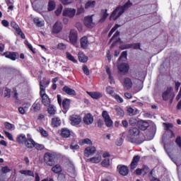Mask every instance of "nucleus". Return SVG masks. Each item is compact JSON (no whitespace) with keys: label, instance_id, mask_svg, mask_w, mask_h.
Returning a JSON list of instances; mask_svg holds the SVG:
<instances>
[{"label":"nucleus","instance_id":"f257e3e1","mask_svg":"<svg viewBox=\"0 0 181 181\" xmlns=\"http://www.w3.org/2000/svg\"><path fill=\"white\" fill-rule=\"evenodd\" d=\"M132 5V3H131V1H127V3H125L123 6H117L112 13L110 15V19H112L113 21H117L127 9H129Z\"/></svg>","mask_w":181,"mask_h":181},{"label":"nucleus","instance_id":"f03ea898","mask_svg":"<svg viewBox=\"0 0 181 181\" xmlns=\"http://www.w3.org/2000/svg\"><path fill=\"white\" fill-rule=\"evenodd\" d=\"M139 129L137 127H132L129 130V134L127 136V139L132 144H134V145H141V144L144 143V140L141 139H136L135 136H138L139 135Z\"/></svg>","mask_w":181,"mask_h":181},{"label":"nucleus","instance_id":"7ed1b4c3","mask_svg":"<svg viewBox=\"0 0 181 181\" xmlns=\"http://www.w3.org/2000/svg\"><path fill=\"white\" fill-rule=\"evenodd\" d=\"M56 154L54 153L47 152L44 155V162L47 166H54L56 163Z\"/></svg>","mask_w":181,"mask_h":181},{"label":"nucleus","instance_id":"20e7f679","mask_svg":"<svg viewBox=\"0 0 181 181\" xmlns=\"http://www.w3.org/2000/svg\"><path fill=\"white\" fill-rule=\"evenodd\" d=\"M57 102H58L59 105L60 107H62V108H63L64 111L67 112L68 110H70V103H71L70 99L65 98L62 101V95H57Z\"/></svg>","mask_w":181,"mask_h":181},{"label":"nucleus","instance_id":"39448f33","mask_svg":"<svg viewBox=\"0 0 181 181\" xmlns=\"http://www.w3.org/2000/svg\"><path fill=\"white\" fill-rule=\"evenodd\" d=\"M173 88L172 87H168L167 90L163 93L162 98L164 101H168L170 100V103H172L173 102V98H175V94L172 93Z\"/></svg>","mask_w":181,"mask_h":181},{"label":"nucleus","instance_id":"423d86ee","mask_svg":"<svg viewBox=\"0 0 181 181\" xmlns=\"http://www.w3.org/2000/svg\"><path fill=\"white\" fill-rule=\"evenodd\" d=\"M45 93V88H43V86H41V91H40V94L41 95L42 103L45 107H48L50 105V98Z\"/></svg>","mask_w":181,"mask_h":181},{"label":"nucleus","instance_id":"0eeeda50","mask_svg":"<svg viewBox=\"0 0 181 181\" xmlns=\"http://www.w3.org/2000/svg\"><path fill=\"white\" fill-rule=\"evenodd\" d=\"M11 28H13V29H14V30H16L17 35L21 36V39H26L25 34L23 33V32H22V29H21V28L19 27V25H18L16 22L11 21Z\"/></svg>","mask_w":181,"mask_h":181},{"label":"nucleus","instance_id":"6e6552de","mask_svg":"<svg viewBox=\"0 0 181 181\" xmlns=\"http://www.w3.org/2000/svg\"><path fill=\"white\" fill-rule=\"evenodd\" d=\"M2 56H5L6 59H10V60H12L13 62H15L16 59H19V53L16 52H5L2 54Z\"/></svg>","mask_w":181,"mask_h":181},{"label":"nucleus","instance_id":"1a4fd4ad","mask_svg":"<svg viewBox=\"0 0 181 181\" xmlns=\"http://www.w3.org/2000/svg\"><path fill=\"white\" fill-rule=\"evenodd\" d=\"M63 30V24L60 21H57L52 28V33L54 35H58V33H60Z\"/></svg>","mask_w":181,"mask_h":181},{"label":"nucleus","instance_id":"9d476101","mask_svg":"<svg viewBox=\"0 0 181 181\" xmlns=\"http://www.w3.org/2000/svg\"><path fill=\"white\" fill-rule=\"evenodd\" d=\"M69 119L71 121V125H80V123L81 122V116L78 115H72L70 116Z\"/></svg>","mask_w":181,"mask_h":181},{"label":"nucleus","instance_id":"9b49d317","mask_svg":"<svg viewBox=\"0 0 181 181\" xmlns=\"http://www.w3.org/2000/svg\"><path fill=\"white\" fill-rule=\"evenodd\" d=\"M69 41L71 45H76L77 43V40L78 39V36L77 35V31L76 30H71L69 33Z\"/></svg>","mask_w":181,"mask_h":181},{"label":"nucleus","instance_id":"f8f14e48","mask_svg":"<svg viewBox=\"0 0 181 181\" xmlns=\"http://www.w3.org/2000/svg\"><path fill=\"white\" fill-rule=\"evenodd\" d=\"M95 147H86L83 151V155L85 158H90V156H93L95 153Z\"/></svg>","mask_w":181,"mask_h":181},{"label":"nucleus","instance_id":"ddd939ff","mask_svg":"<svg viewBox=\"0 0 181 181\" xmlns=\"http://www.w3.org/2000/svg\"><path fill=\"white\" fill-rule=\"evenodd\" d=\"M117 170L122 176H127L128 173H129V169L127 165H117Z\"/></svg>","mask_w":181,"mask_h":181},{"label":"nucleus","instance_id":"4468645a","mask_svg":"<svg viewBox=\"0 0 181 181\" xmlns=\"http://www.w3.org/2000/svg\"><path fill=\"white\" fill-rule=\"evenodd\" d=\"M119 73L127 74L129 71V65L127 63H122L117 66Z\"/></svg>","mask_w":181,"mask_h":181},{"label":"nucleus","instance_id":"2eb2a0df","mask_svg":"<svg viewBox=\"0 0 181 181\" xmlns=\"http://www.w3.org/2000/svg\"><path fill=\"white\" fill-rule=\"evenodd\" d=\"M50 84V79H47L46 77L42 78V80L40 81V91H42V87L44 88V92H46L47 87H49Z\"/></svg>","mask_w":181,"mask_h":181},{"label":"nucleus","instance_id":"dca6fc26","mask_svg":"<svg viewBox=\"0 0 181 181\" xmlns=\"http://www.w3.org/2000/svg\"><path fill=\"white\" fill-rule=\"evenodd\" d=\"M84 25L86 28L91 29L94 26V23H93V16H88L84 18Z\"/></svg>","mask_w":181,"mask_h":181},{"label":"nucleus","instance_id":"f3484780","mask_svg":"<svg viewBox=\"0 0 181 181\" xmlns=\"http://www.w3.org/2000/svg\"><path fill=\"white\" fill-rule=\"evenodd\" d=\"M83 122L86 125H91L93 122H94V117H93V115L91 113H87L83 117Z\"/></svg>","mask_w":181,"mask_h":181},{"label":"nucleus","instance_id":"a211bd4d","mask_svg":"<svg viewBox=\"0 0 181 181\" xmlns=\"http://www.w3.org/2000/svg\"><path fill=\"white\" fill-rule=\"evenodd\" d=\"M74 15H76V9L74 8H65L63 11V16L74 18Z\"/></svg>","mask_w":181,"mask_h":181},{"label":"nucleus","instance_id":"6ab92c4d","mask_svg":"<svg viewBox=\"0 0 181 181\" xmlns=\"http://www.w3.org/2000/svg\"><path fill=\"white\" fill-rule=\"evenodd\" d=\"M141 159V156H134L133 157L132 161L130 164V169H135L138 166V163Z\"/></svg>","mask_w":181,"mask_h":181},{"label":"nucleus","instance_id":"aec40b11","mask_svg":"<svg viewBox=\"0 0 181 181\" xmlns=\"http://www.w3.org/2000/svg\"><path fill=\"white\" fill-rule=\"evenodd\" d=\"M35 142L36 141H35L32 137H30L27 139V141H25L24 145L28 149H33V148H35Z\"/></svg>","mask_w":181,"mask_h":181},{"label":"nucleus","instance_id":"412c9836","mask_svg":"<svg viewBox=\"0 0 181 181\" xmlns=\"http://www.w3.org/2000/svg\"><path fill=\"white\" fill-rule=\"evenodd\" d=\"M81 48L87 49L88 47V37L87 36H83L80 39Z\"/></svg>","mask_w":181,"mask_h":181},{"label":"nucleus","instance_id":"4be33fe9","mask_svg":"<svg viewBox=\"0 0 181 181\" xmlns=\"http://www.w3.org/2000/svg\"><path fill=\"white\" fill-rule=\"evenodd\" d=\"M62 138H70V136L71 135V131L70 129L64 127L61 129V134H60Z\"/></svg>","mask_w":181,"mask_h":181},{"label":"nucleus","instance_id":"5701e85b","mask_svg":"<svg viewBox=\"0 0 181 181\" xmlns=\"http://www.w3.org/2000/svg\"><path fill=\"white\" fill-rule=\"evenodd\" d=\"M62 91H64V93H66V94H67L68 95H77V93H76V90H74V89L69 88V86H65L63 87Z\"/></svg>","mask_w":181,"mask_h":181},{"label":"nucleus","instance_id":"b1692460","mask_svg":"<svg viewBox=\"0 0 181 181\" xmlns=\"http://www.w3.org/2000/svg\"><path fill=\"white\" fill-rule=\"evenodd\" d=\"M27 141L28 138H26V135L24 134H21L16 138V142H18V144H21L22 145H25Z\"/></svg>","mask_w":181,"mask_h":181},{"label":"nucleus","instance_id":"393cba45","mask_svg":"<svg viewBox=\"0 0 181 181\" xmlns=\"http://www.w3.org/2000/svg\"><path fill=\"white\" fill-rule=\"evenodd\" d=\"M123 86L127 90H129V88H132V81L131 80V78L128 77L124 78L123 81Z\"/></svg>","mask_w":181,"mask_h":181},{"label":"nucleus","instance_id":"a878e982","mask_svg":"<svg viewBox=\"0 0 181 181\" xmlns=\"http://www.w3.org/2000/svg\"><path fill=\"white\" fill-rule=\"evenodd\" d=\"M87 93L94 100H99L103 97V93L100 92H87Z\"/></svg>","mask_w":181,"mask_h":181},{"label":"nucleus","instance_id":"bb28decb","mask_svg":"<svg viewBox=\"0 0 181 181\" xmlns=\"http://www.w3.org/2000/svg\"><path fill=\"white\" fill-rule=\"evenodd\" d=\"M62 124V120L59 117H54L52 119L51 125L53 128H57Z\"/></svg>","mask_w":181,"mask_h":181},{"label":"nucleus","instance_id":"cd10ccee","mask_svg":"<svg viewBox=\"0 0 181 181\" xmlns=\"http://www.w3.org/2000/svg\"><path fill=\"white\" fill-rule=\"evenodd\" d=\"M33 22H34L35 25H36V26H37V28H43V26H45V21H43V20L40 21L39 17L34 18Z\"/></svg>","mask_w":181,"mask_h":181},{"label":"nucleus","instance_id":"c85d7f7f","mask_svg":"<svg viewBox=\"0 0 181 181\" xmlns=\"http://www.w3.org/2000/svg\"><path fill=\"white\" fill-rule=\"evenodd\" d=\"M40 102L37 100H36L32 105V110H33L34 112H39V111H40Z\"/></svg>","mask_w":181,"mask_h":181},{"label":"nucleus","instance_id":"c756f323","mask_svg":"<svg viewBox=\"0 0 181 181\" xmlns=\"http://www.w3.org/2000/svg\"><path fill=\"white\" fill-rule=\"evenodd\" d=\"M87 162H90L91 163H100V162H101V156H98L96 157H92L88 159Z\"/></svg>","mask_w":181,"mask_h":181},{"label":"nucleus","instance_id":"7c9ffc66","mask_svg":"<svg viewBox=\"0 0 181 181\" xmlns=\"http://www.w3.org/2000/svg\"><path fill=\"white\" fill-rule=\"evenodd\" d=\"M56 8V2L53 0H49L48 2V7L47 10L49 12H52V11H54V8Z\"/></svg>","mask_w":181,"mask_h":181},{"label":"nucleus","instance_id":"2f4dec72","mask_svg":"<svg viewBox=\"0 0 181 181\" xmlns=\"http://www.w3.org/2000/svg\"><path fill=\"white\" fill-rule=\"evenodd\" d=\"M78 60L81 63H87L88 61V57L86 56L83 53H79L78 55Z\"/></svg>","mask_w":181,"mask_h":181},{"label":"nucleus","instance_id":"473e14b6","mask_svg":"<svg viewBox=\"0 0 181 181\" xmlns=\"http://www.w3.org/2000/svg\"><path fill=\"white\" fill-rule=\"evenodd\" d=\"M20 173H21V175H25V176H32L33 177H35V173L30 170H22L20 171Z\"/></svg>","mask_w":181,"mask_h":181},{"label":"nucleus","instance_id":"72a5a7b5","mask_svg":"<svg viewBox=\"0 0 181 181\" xmlns=\"http://www.w3.org/2000/svg\"><path fill=\"white\" fill-rule=\"evenodd\" d=\"M148 127H149V124L146 122H141L139 124V128L141 131H146V129H148Z\"/></svg>","mask_w":181,"mask_h":181},{"label":"nucleus","instance_id":"f704fd0d","mask_svg":"<svg viewBox=\"0 0 181 181\" xmlns=\"http://www.w3.org/2000/svg\"><path fill=\"white\" fill-rule=\"evenodd\" d=\"M52 172H54V173H62L63 169L59 164H57L54 167H52Z\"/></svg>","mask_w":181,"mask_h":181},{"label":"nucleus","instance_id":"c9c22d12","mask_svg":"<svg viewBox=\"0 0 181 181\" xmlns=\"http://www.w3.org/2000/svg\"><path fill=\"white\" fill-rule=\"evenodd\" d=\"M47 112L49 115H54L56 114V107L53 105H49L47 108Z\"/></svg>","mask_w":181,"mask_h":181},{"label":"nucleus","instance_id":"e433bc0d","mask_svg":"<svg viewBox=\"0 0 181 181\" xmlns=\"http://www.w3.org/2000/svg\"><path fill=\"white\" fill-rule=\"evenodd\" d=\"M115 110L117 112V115H118L119 117H124V110H122V108H121V107L117 105L115 107Z\"/></svg>","mask_w":181,"mask_h":181},{"label":"nucleus","instance_id":"4c0bfd02","mask_svg":"<svg viewBox=\"0 0 181 181\" xmlns=\"http://www.w3.org/2000/svg\"><path fill=\"white\" fill-rule=\"evenodd\" d=\"M95 6V1H88L85 4V9H88L90 8H94Z\"/></svg>","mask_w":181,"mask_h":181},{"label":"nucleus","instance_id":"58836bf2","mask_svg":"<svg viewBox=\"0 0 181 181\" xmlns=\"http://www.w3.org/2000/svg\"><path fill=\"white\" fill-rule=\"evenodd\" d=\"M39 132L44 138H47V136H49V133L47 131L45 130V129H43L42 127H39Z\"/></svg>","mask_w":181,"mask_h":181},{"label":"nucleus","instance_id":"ea45409f","mask_svg":"<svg viewBox=\"0 0 181 181\" xmlns=\"http://www.w3.org/2000/svg\"><path fill=\"white\" fill-rule=\"evenodd\" d=\"M107 12H108V10H107V9H103V10H101V13H103L102 14V16H101V18H100V21H105L106 19H107V18H108V13H107Z\"/></svg>","mask_w":181,"mask_h":181},{"label":"nucleus","instance_id":"a19ab883","mask_svg":"<svg viewBox=\"0 0 181 181\" xmlns=\"http://www.w3.org/2000/svg\"><path fill=\"white\" fill-rule=\"evenodd\" d=\"M127 56H128V52H127V51L122 52L120 57L118 59V62H124L123 59H127Z\"/></svg>","mask_w":181,"mask_h":181},{"label":"nucleus","instance_id":"79ce46f5","mask_svg":"<svg viewBox=\"0 0 181 181\" xmlns=\"http://www.w3.org/2000/svg\"><path fill=\"white\" fill-rule=\"evenodd\" d=\"M70 148L71 149H79L80 148V146H78V143L76 141H73L71 144H70Z\"/></svg>","mask_w":181,"mask_h":181},{"label":"nucleus","instance_id":"37998d69","mask_svg":"<svg viewBox=\"0 0 181 181\" xmlns=\"http://www.w3.org/2000/svg\"><path fill=\"white\" fill-rule=\"evenodd\" d=\"M66 59H68V60H70L71 62H73V63H77V59H76L74 57L71 55V54H70L69 52H66Z\"/></svg>","mask_w":181,"mask_h":181},{"label":"nucleus","instance_id":"c03bdc74","mask_svg":"<svg viewBox=\"0 0 181 181\" xmlns=\"http://www.w3.org/2000/svg\"><path fill=\"white\" fill-rule=\"evenodd\" d=\"M112 97L113 98H115V100H116V101H117V103H124V99H122V98H121L119 95L115 93Z\"/></svg>","mask_w":181,"mask_h":181},{"label":"nucleus","instance_id":"a18cd8bd","mask_svg":"<svg viewBox=\"0 0 181 181\" xmlns=\"http://www.w3.org/2000/svg\"><path fill=\"white\" fill-rule=\"evenodd\" d=\"M34 148H35L37 151H43V149H45V146L35 142L34 144Z\"/></svg>","mask_w":181,"mask_h":181},{"label":"nucleus","instance_id":"49530a36","mask_svg":"<svg viewBox=\"0 0 181 181\" xmlns=\"http://www.w3.org/2000/svg\"><path fill=\"white\" fill-rule=\"evenodd\" d=\"M129 124L132 125V127H135L136 124H138V119L135 117H131L129 120Z\"/></svg>","mask_w":181,"mask_h":181},{"label":"nucleus","instance_id":"de8ad7c7","mask_svg":"<svg viewBox=\"0 0 181 181\" xmlns=\"http://www.w3.org/2000/svg\"><path fill=\"white\" fill-rule=\"evenodd\" d=\"M106 127L110 128V127H112V120L111 119V117H108L107 119H105L104 120Z\"/></svg>","mask_w":181,"mask_h":181},{"label":"nucleus","instance_id":"09e8293b","mask_svg":"<svg viewBox=\"0 0 181 181\" xmlns=\"http://www.w3.org/2000/svg\"><path fill=\"white\" fill-rule=\"evenodd\" d=\"M106 92L107 94L112 95V97H114V94H115V93L114 92V89L111 86H107L106 88Z\"/></svg>","mask_w":181,"mask_h":181},{"label":"nucleus","instance_id":"8fccbe9b","mask_svg":"<svg viewBox=\"0 0 181 181\" xmlns=\"http://www.w3.org/2000/svg\"><path fill=\"white\" fill-rule=\"evenodd\" d=\"M24 44L25 45V46L28 47V48L31 50L33 53H36V52L35 51V49H33V46H32L30 45V43H29V41H28V40H25Z\"/></svg>","mask_w":181,"mask_h":181},{"label":"nucleus","instance_id":"3c124183","mask_svg":"<svg viewBox=\"0 0 181 181\" xmlns=\"http://www.w3.org/2000/svg\"><path fill=\"white\" fill-rule=\"evenodd\" d=\"M122 144H124V139H122V137L117 139L115 141V145H117V146H122Z\"/></svg>","mask_w":181,"mask_h":181},{"label":"nucleus","instance_id":"603ef678","mask_svg":"<svg viewBox=\"0 0 181 181\" xmlns=\"http://www.w3.org/2000/svg\"><path fill=\"white\" fill-rule=\"evenodd\" d=\"M6 4L7 5L8 9L12 11L13 9V3L11 0H6Z\"/></svg>","mask_w":181,"mask_h":181},{"label":"nucleus","instance_id":"864d4df0","mask_svg":"<svg viewBox=\"0 0 181 181\" xmlns=\"http://www.w3.org/2000/svg\"><path fill=\"white\" fill-rule=\"evenodd\" d=\"M82 70L86 76H90V69H88V67L86 66V65L83 66Z\"/></svg>","mask_w":181,"mask_h":181},{"label":"nucleus","instance_id":"5fc2aeb1","mask_svg":"<svg viewBox=\"0 0 181 181\" xmlns=\"http://www.w3.org/2000/svg\"><path fill=\"white\" fill-rule=\"evenodd\" d=\"M132 49H134V50H141V43H133Z\"/></svg>","mask_w":181,"mask_h":181},{"label":"nucleus","instance_id":"6e6d98bb","mask_svg":"<svg viewBox=\"0 0 181 181\" xmlns=\"http://www.w3.org/2000/svg\"><path fill=\"white\" fill-rule=\"evenodd\" d=\"M101 165L104 168H107V166H110V159H104L102 161Z\"/></svg>","mask_w":181,"mask_h":181},{"label":"nucleus","instance_id":"4d7b16f0","mask_svg":"<svg viewBox=\"0 0 181 181\" xmlns=\"http://www.w3.org/2000/svg\"><path fill=\"white\" fill-rule=\"evenodd\" d=\"M4 127H5L6 129L11 130V129H12V128H13L14 125L8 122H4Z\"/></svg>","mask_w":181,"mask_h":181},{"label":"nucleus","instance_id":"13d9d810","mask_svg":"<svg viewBox=\"0 0 181 181\" xmlns=\"http://www.w3.org/2000/svg\"><path fill=\"white\" fill-rule=\"evenodd\" d=\"M4 97H6L7 98H11V89L6 88L5 91H4Z\"/></svg>","mask_w":181,"mask_h":181},{"label":"nucleus","instance_id":"bf43d9fd","mask_svg":"<svg viewBox=\"0 0 181 181\" xmlns=\"http://www.w3.org/2000/svg\"><path fill=\"white\" fill-rule=\"evenodd\" d=\"M82 144L86 145H93V141L88 138L84 139L82 140Z\"/></svg>","mask_w":181,"mask_h":181},{"label":"nucleus","instance_id":"052dcab7","mask_svg":"<svg viewBox=\"0 0 181 181\" xmlns=\"http://www.w3.org/2000/svg\"><path fill=\"white\" fill-rule=\"evenodd\" d=\"M102 117L103 118L105 119H107L108 118H110V115L108 114V112H107V110H104L103 112H102Z\"/></svg>","mask_w":181,"mask_h":181},{"label":"nucleus","instance_id":"680f3d73","mask_svg":"<svg viewBox=\"0 0 181 181\" xmlns=\"http://www.w3.org/2000/svg\"><path fill=\"white\" fill-rule=\"evenodd\" d=\"M163 125L165 128V131H169L170 128H173V124L171 123H163Z\"/></svg>","mask_w":181,"mask_h":181},{"label":"nucleus","instance_id":"e2e57ef3","mask_svg":"<svg viewBox=\"0 0 181 181\" xmlns=\"http://www.w3.org/2000/svg\"><path fill=\"white\" fill-rule=\"evenodd\" d=\"M62 11H63V6H60L56 11H55V15L57 16H59L60 13H62Z\"/></svg>","mask_w":181,"mask_h":181},{"label":"nucleus","instance_id":"0e129e2a","mask_svg":"<svg viewBox=\"0 0 181 181\" xmlns=\"http://www.w3.org/2000/svg\"><path fill=\"white\" fill-rule=\"evenodd\" d=\"M127 112L129 114V115H135V110L132 107H128L127 108Z\"/></svg>","mask_w":181,"mask_h":181},{"label":"nucleus","instance_id":"69168bd1","mask_svg":"<svg viewBox=\"0 0 181 181\" xmlns=\"http://www.w3.org/2000/svg\"><path fill=\"white\" fill-rule=\"evenodd\" d=\"M141 171L144 172V175H146L149 172V167L148 165H144L141 168Z\"/></svg>","mask_w":181,"mask_h":181},{"label":"nucleus","instance_id":"338daca9","mask_svg":"<svg viewBox=\"0 0 181 181\" xmlns=\"http://www.w3.org/2000/svg\"><path fill=\"white\" fill-rule=\"evenodd\" d=\"M4 134L10 141H13V136L9 132H4Z\"/></svg>","mask_w":181,"mask_h":181},{"label":"nucleus","instance_id":"774afa93","mask_svg":"<svg viewBox=\"0 0 181 181\" xmlns=\"http://www.w3.org/2000/svg\"><path fill=\"white\" fill-rule=\"evenodd\" d=\"M175 143L177 144V145L179 146V148H180L181 149V137L180 136H178L176 139H175Z\"/></svg>","mask_w":181,"mask_h":181}]
</instances>
